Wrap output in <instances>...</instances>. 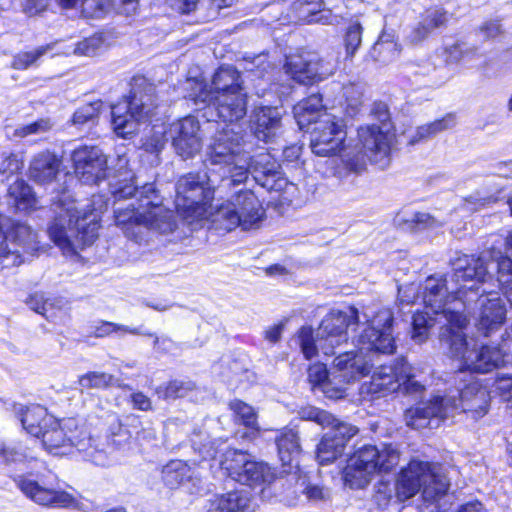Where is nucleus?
I'll use <instances>...</instances> for the list:
<instances>
[{"mask_svg":"<svg viewBox=\"0 0 512 512\" xmlns=\"http://www.w3.org/2000/svg\"><path fill=\"white\" fill-rule=\"evenodd\" d=\"M421 296L428 311L417 312L412 316L411 338L420 344L427 340L430 329L435 324L448 323V286L445 275L429 276L421 286Z\"/></svg>","mask_w":512,"mask_h":512,"instance_id":"f8f14e48","label":"nucleus"},{"mask_svg":"<svg viewBox=\"0 0 512 512\" xmlns=\"http://www.w3.org/2000/svg\"><path fill=\"white\" fill-rule=\"evenodd\" d=\"M476 32L482 35L484 41L494 40L505 34V29L501 23V19H488L482 22Z\"/></svg>","mask_w":512,"mask_h":512,"instance_id":"bf43d9fd","label":"nucleus"},{"mask_svg":"<svg viewBox=\"0 0 512 512\" xmlns=\"http://www.w3.org/2000/svg\"><path fill=\"white\" fill-rule=\"evenodd\" d=\"M219 181L211 173H188L181 176L175 186V207L186 218H197L207 214V205L212 203Z\"/></svg>","mask_w":512,"mask_h":512,"instance_id":"2eb2a0df","label":"nucleus"},{"mask_svg":"<svg viewBox=\"0 0 512 512\" xmlns=\"http://www.w3.org/2000/svg\"><path fill=\"white\" fill-rule=\"evenodd\" d=\"M358 327L359 312L355 307L328 313L317 329V341L323 354L327 356L336 354V348L347 344L348 331H355Z\"/></svg>","mask_w":512,"mask_h":512,"instance_id":"6ab92c4d","label":"nucleus"},{"mask_svg":"<svg viewBox=\"0 0 512 512\" xmlns=\"http://www.w3.org/2000/svg\"><path fill=\"white\" fill-rule=\"evenodd\" d=\"M191 444L194 451L199 453L203 460L214 459L220 452L217 440H209V436L202 431L193 433Z\"/></svg>","mask_w":512,"mask_h":512,"instance_id":"49530a36","label":"nucleus"},{"mask_svg":"<svg viewBox=\"0 0 512 512\" xmlns=\"http://www.w3.org/2000/svg\"><path fill=\"white\" fill-rule=\"evenodd\" d=\"M450 390V409L461 408L462 412L468 414L473 419L483 417L488 411V394L485 389L479 387L477 383H470L461 390H456L459 399L451 395Z\"/></svg>","mask_w":512,"mask_h":512,"instance_id":"c756f323","label":"nucleus"},{"mask_svg":"<svg viewBox=\"0 0 512 512\" xmlns=\"http://www.w3.org/2000/svg\"><path fill=\"white\" fill-rule=\"evenodd\" d=\"M166 142L165 130L163 128L160 130L153 129L152 133L144 139L143 148L149 153H159Z\"/></svg>","mask_w":512,"mask_h":512,"instance_id":"e2e57ef3","label":"nucleus"},{"mask_svg":"<svg viewBox=\"0 0 512 512\" xmlns=\"http://www.w3.org/2000/svg\"><path fill=\"white\" fill-rule=\"evenodd\" d=\"M114 377L105 372H88L78 379V384L82 389H106L113 384Z\"/></svg>","mask_w":512,"mask_h":512,"instance_id":"3c124183","label":"nucleus"},{"mask_svg":"<svg viewBox=\"0 0 512 512\" xmlns=\"http://www.w3.org/2000/svg\"><path fill=\"white\" fill-rule=\"evenodd\" d=\"M51 49L50 45L40 46L34 51L19 52L14 55L11 67L16 70H25L34 65L38 59L45 55Z\"/></svg>","mask_w":512,"mask_h":512,"instance_id":"603ef678","label":"nucleus"},{"mask_svg":"<svg viewBox=\"0 0 512 512\" xmlns=\"http://www.w3.org/2000/svg\"><path fill=\"white\" fill-rule=\"evenodd\" d=\"M399 460L400 453L392 445H383L381 449L364 445L348 458L343 472L345 483L351 488H364L373 474L392 470Z\"/></svg>","mask_w":512,"mask_h":512,"instance_id":"4468645a","label":"nucleus"},{"mask_svg":"<svg viewBox=\"0 0 512 512\" xmlns=\"http://www.w3.org/2000/svg\"><path fill=\"white\" fill-rule=\"evenodd\" d=\"M62 160L55 153L45 150L36 154L29 166V177L38 184L53 182L60 172Z\"/></svg>","mask_w":512,"mask_h":512,"instance_id":"72a5a7b5","label":"nucleus"},{"mask_svg":"<svg viewBox=\"0 0 512 512\" xmlns=\"http://www.w3.org/2000/svg\"><path fill=\"white\" fill-rule=\"evenodd\" d=\"M15 482L23 494L38 505L65 508L74 502L73 496L59 487L56 477L53 478V481L48 479L37 481L29 477H19Z\"/></svg>","mask_w":512,"mask_h":512,"instance_id":"4be33fe9","label":"nucleus"},{"mask_svg":"<svg viewBox=\"0 0 512 512\" xmlns=\"http://www.w3.org/2000/svg\"><path fill=\"white\" fill-rule=\"evenodd\" d=\"M445 417L444 397L434 396L429 402L409 408L404 414L407 426L413 429L437 426Z\"/></svg>","mask_w":512,"mask_h":512,"instance_id":"7c9ffc66","label":"nucleus"},{"mask_svg":"<svg viewBox=\"0 0 512 512\" xmlns=\"http://www.w3.org/2000/svg\"><path fill=\"white\" fill-rule=\"evenodd\" d=\"M71 160L77 177L84 184H97L107 177V157L97 146H79Z\"/></svg>","mask_w":512,"mask_h":512,"instance_id":"b1692460","label":"nucleus"},{"mask_svg":"<svg viewBox=\"0 0 512 512\" xmlns=\"http://www.w3.org/2000/svg\"><path fill=\"white\" fill-rule=\"evenodd\" d=\"M172 145L183 160L194 158L202 149L201 126L194 116L182 118L170 126Z\"/></svg>","mask_w":512,"mask_h":512,"instance_id":"393cba45","label":"nucleus"},{"mask_svg":"<svg viewBox=\"0 0 512 512\" xmlns=\"http://www.w3.org/2000/svg\"><path fill=\"white\" fill-rule=\"evenodd\" d=\"M252 175L255 182L268 191H281L287 180L283 175L281 165L268 152L251 155L247 163V177Z\"/></svg>","mask_w":512,"mask_h":512,"instance_id":"a878e982","label":"nucleus"},{"mask_svg":"<svg viewBox=\"0 0 512 512\" xmlns=\"http://www.w3.org/2000/svg\"><path fill=\"white\" fill-rule=\"evenodd\" d=\"M363 28L359 22L351 23L346 31L344 42L347 56L352 57L362 42Z\"/></svg>","mask_w":512,"mask_h":512,"instance_id":"4d7b16f0","label":"nucleus"},{"mask_svg":"<svg viewBox=\"0 0 512 512\" xmlns=\"http://www.w3.org/2000/svg\"><path fill=\"white\" fill-rule=\"evenodd\" d=\"M421 295V286L415 283L398 286V303L400 312H404L406 307H410Z\"/></svg>","mask_w":512,"mask_h":512,"instance_id":"5fc2aeb1","label":"nucleus"},{"mask_svg":"<svg viewBox=\"0 0 512 512\" xmlns=\"http://www.w3.org/2000/svg\"><path fill=\"white\" fill-rule=\"evenodd\" d=\"M322 5V0H295L290 4V12L283 17V22L288 20L312 24L311 19H314ZM277 20L281 21L282 17H278Z\"/></svg>","mask_w":512,"mask_h":512,"instance_id":"ea45409f","label":"nucleus"},{"mask_svg":"<svg viewBox=\"0 0 512 512\" xmlns=\"http://www.w3.org/2000/svg\"><path fill=\"white\" fill-rule=\"evenodd\" d=\"M269 68L270 63L267 61V56L265 54L255 56L252 61H247L245 66L247 73L255 75L258 78H264Z\"/></svg>","mask_w":512,"mask_h":512,"instance_id":"774afa93","label":"nucleus"},{"mask_svg":"<svg viewBox=\"0 0 512 512\" xmlns=\"http://www.w3.org/2000/svg\"><path fill=\"white\" fill-rule=\"evenodd\" d=\"M299 415L302 419L315 421L323 427L334 424L337 420L331 413L311 406L302 408Z\"/></svg>","mask_w":512,"mask_h":512,"instance_id":"13d9d810","label":"nucleus"},{"mask_svg":"<svg viewBox=\"0 0 512 512\" xmlns=\"http://www.w3.org/2000/svg\"><path fill=\"white\" fill-rule=\"evenodd\" d=\"M229 408L233 413L236 423L256 432L259 430L257 412L251 405L239 399H234L230 401Z\"/></svg>","mask_w":512,"mask_h":512,"instance_id":"79ce46f5","label":"nucleus"},{"mask_svg":"<svg viewBox=\"0 0 512 512\" xmlns=\"http://www.w3.org/2000/svg\"><path fill=\"white\" fill-rule=\"evenodd\" d=\"M395 143L392 124H368L358 128L355 147L344 149L343 162L350 170L359 173L366 161L385 169L391 162V151Z\"/></svg>","mask_w":512,"mask_h":512,"instance_id":"6e6552de","label":"nucleus"},{"mask_svg":"<svg viewBox=\"0 0 512 512\" xmlns=\"http://www.w3.org/2000/svg\"><path fill=\"white\" fill-rule=\"evenodd\" d=\"M393 313L390 309L380 310L352 343L356 352H344L336 356L328 370L323 363H315L308 368V379L314 385L332 380L348 384L367 376L373 367L370 353L392 354L396 348L392 335Z\"/></svg>","mask_w":512,"mask_h":512,"instance_id":"f03ea898","label":"nucleus"},{"mask_svg":"<svg viewBox=\"0 0 512 512\" xmlns=\"http://www.w3.org/2000/svg\"><path fill=\"white\" fill-rule=\"evenodd\" d=\"M91 333L95 337H105L115 331H124L131 334L138 335L141 333V328H130L128 326L118 325L112 322H99L98 324L91 327Z\"/></svg>","mask_w":512,"mask_h":512,"instance_id":"052dcab7","label":"nucleus"},{"mask_svg":"<svg viewBox=\"0 0 512 512\" xmlns=\"http://www.w3.org/2000/svg\"><path fill=\"white\" fill-rule=\"evenodd\" d=\"M328 427H331L330 430L317 445L316 457L320 465L330 464L340 457L347 442L358 432L355 426L338 419Z\"/></svg>","mask_w":512,"mask_h":512,"instance_id":"bb28decb","label":"nucleus"},{"mask_svg":"<svg viewBox=\"0 0 512 512\" xmlns=\"http://www.w3.org/2000/svg\"><path fill=\"white\" fill-rule=\"evenodd\" d=\"M126 164L119 159V168L109 180L116 225L137 243L146 241L150 231L172 232L176 228L174 213L164 206L155 184L136 186L135 175Z\"/></svg>","mask_w":512,"mask_h":512,"instance_id":"f257e3e1","label":"nucleus"},{"mask_svg":"<svg viewBox=\"0 0 512 512\" xmlns=\"http://www.w3.org/2000/svg\"><path fill=\"white\" fill-rule=\"evenodd\" d=\"M450 259L452 280L459 285L455 292L450 291V308L459 313H470L474 297L481 286L492 278L496 271L498 286L507 301L512 303V259L503 256L500 250L485 251L479 256L456 253Z\"/></svg>","mask_w":512,"mask_h":512,"instance_id":"7ed1b4c3","label":"nucleus"},{"mask_svg":"<svg viewBox=\"0 0 512 512\" xmlns=\"http://www.w3.org/2000/svg\"><path fill=\"white\" fill-rule=\"evenodd\" d=\"M220 465L230 478L247 486L270 483L274 479L267 464L252 460L249 454L241 450H225Z\"/></svg>","mask_w":512,"mask_h":512,"instance_id":"aec40b11","label":"nucleus"},{"mask_svg":"<svg viewBox=\"0 0 512 512\" xmlns=\"http://www.w3.org/2000/svg\"><path fill=\"white\" fill-rule=\"evenodd\" d=\"M282 112L278 107L261 106L253 113L254 136L265 143L272 142L282 128Z\"/></svg>","mask_w":512,"mask_h":512,"instance_id":"473e14b6","label":"nucleus"},{"mask_svg":"<svg viewBox=\"0 0 512 512\" xmlns=\"http://www.w3.org/2000/svg\"><path fill=\"white\" fill-rule=\"evenodd\" d=\"M297 342L305 359L310 360L317 356L318 351L321 350L317 335L314 336L313 329L309 326H303L297 333Z\"/></svg>","mask_w":512,"mask_h":512,"instance_id":"de8ad7c7","label":"nucleus"},{"mask_svg":"<svg viewBox=\"0 0 512 512\" xmlns=\"http://www.w3.org/2000/svg\"><path fill=\"white\" fill-rule=\"evenodd\" d=\"M191 467L182 460H172L162 468V481L169 489H176L193 477Z\"/></svg>","mask_w":512,"mask_h":512,"instance_id":"4c0bfd02","label":"nucleus"},{"mask_svg":"<svg viewBox=\"0 0 512 512\" xmlns=\"http://www.w3.org/2000/svg\"><path fill=\"white\" fill-rule=\"evenodd\" d=\"M405 223L409 228L414 230H421L427 227H434L437 223L436 219L425 212H415L406 218Z\"/></svg>","mask_w":512,"mask_h":512,"instance_id":"69168bd1","label":"nucleus"},{"mask_svg":"<svg viewBox=\"0 0 512 512\" xmlns=\"http://www.w3.org/2000/svg\"><path fill=\"white\" fill-rule=\"evenodd\" d=\"M62 8H75L81 2L82 12L89 17L100 18L110 6L109 0H57Z\"/></svg>","mask_w":512,"mask_h":512,"instance_id":"c03bdc74","label":"nucleus"},{"mask_svg":"<svg viewBox=\"0 0 512 512\" xmlns=\"http://www.w3.org/2000/svg\"><path fill=\"white\" fill-rule=\"evenodd\" d=\"M190 92L185 96L193 101L198 109H205V116L215 114L223 121L222 124L238 125L247 114L248 94L246 90L213 94L208 90L207 83L199 80H187Z\"/></svg>","mask_w":512,"mask_h":512,"instance_id":"9b49d317","label":"nucleus"},{"mask_svg":"<svg viewBox=\"0 0 512 512\" xmlns=\"http://www.w3.org/2000/svg\"><path fill=\"white\" fill-rule=\"evenodd\" d=\"M194 389L195 384L192 381L173 380L157 387L156 394L159 398L176 399L187 396Z\"/></svg>","mask_w":512,"mask_h":512,"instance_id":"a18cd8bd","label":"nucleus"},{"mask_svg":"<svg viewBox=\"0 0 512 512\" xmlns=\"http://www.w3.org/2000/svg\"><path fill=\"white\" fill-rule=\"evenodd\" d=\"M255 504L248 489L212 493L204 498L202 512H254Z\"/></svg>","mask_w":512,"mask_h":512,"instance_id":"c85d7f7f","label":"nucleus"},{"mask_svg":"<svg viewBox=\"0 0 512 512\" xmlns=\"http://www.w3.org/2000/svg\"><path fill=\"white\" fill-rule=\"evenodd\" d=\"M421 488L424 512H448V482L445 477L437 475L429 462L413 459L398 474L395 497L406 501Z\"/></svg>","mask_w":512,"mask_h":512,"instance_id":"423d86ee","label":"nucleus"},{"mask_svg":"<svg viewBox=\"0 0 512 512\" xmlns=\"http://www.w3.org/2000/svg\"><path fill=\"white\" fill-rule=\"evenodd\" d=\"M0 268L16 267L39 249L37 233L26 223L0 216Z\"/></svg>","mask_w":512,"mask_h":512,"instance_id":"f3484780","label":"nucleus"},{"mask_svg":"<svg viewBox=\"0 0 512 512\" xmlns=\"http://www.w3.org/2000/svg\"><path fill=\"white\" fill-rule=\"evenodd\" d=\"M130 86L129 95L111 106L113 129L123 138L133 134L156 108L155 87L145 77H133Z\"/></svg>","mask_w":512,"mask_h":512,"instance_id":"1a4fd4ad","label":"nucleus"},{"mask_svg":"<svg viewBox=\"0 0 512 512\" xmlns=\"http://www.w3.org/2000/svg\"><path fill=\"white\" fill-rule=\"evenodd\" d=\"M102 107L101 101L90 102L79 107L72 116V122L76 126L96 123Z\"/></svg>","mask_w":512,"mask_h":512,"instance_id":"8fccbe9b","label":"nucleus"},{"mask_svg":"<svg viewBox=\"0 0 512 512\" xmlns=\"http://www.w3.org/2000/svg\"><path fill=\"white\" fill-rule=\"evenodd\" d=\"M286 74L294 81L308 85L324 79L332 71L313 53L294 54L286 57Z\"/></svg>","mask_w":512,"mask_h":512,"instance_id":"cd10ccee","label":"nucleus"},{"mask_svg":"<svg viewBox=\"0 0 512 512\" xmlns=\"http://www.w3.org/2000/svg\"><path fill=\"white\" fill-rule=\"evenodd\" d=\"M199 218H210L216 229L227 232L238 226L248 230L261 219V205L252 191L240 190L232 201L220 205L215 211H212V204H208L207 214Z\"/></svg>","mask_w":512,"mask_h":512,"instance_id":"dca6fc26","label":"nucleus"},{"mask_svg":"<svg viewBox=\"0 0 512 512\" xmlns=\"http://www.w3.org/2000/svg\"><path fill=\"white\" fill-rule=\"evenodd\" d=\"M276 445L283 465H291L301 452L298 432L294 429H284L276 438Z\"/></svg>","mask_w":512,"mask_h":512,"instance_id":"58836bf2","label":"nucleus"},{"mask_svg":"<svg viewBox=\"0 0 512 512\" xmlns=\"http://www.w3.org/2000/svg\"><path fill=\"white\" fill-rule=\"evenodd\" d=\"M53 124L50 119H40L31 124L23 125L15 129L14 136L24 138L33 134H42L48 132Z\"/></svg>","mask_w":512,"mask_h":512,"instance_id":"680f3d73","label":"nucleus"},{"mask_svg":"<svg viewBox=\"0 0 512 512\" xmlns=\"http://www.w3.org/2000/svg\"><path fill=\"white\" fill-rule=\"evenodd\" d=\"M468 324L466 313L452 311L450 308V358H459L455 366L459 371L467 369L478 373L490 372L503 362L500 342H493L492 346L481 343L477 349V341L467 339Z\"/></svg>","mask_w":512,"mask_h":512,"instance_id":"0eeeda50","label":"nucleus"},{"mask_svg":"<svg viewBox=\"0 0 512 512\" xmlns=\"http://www.w3.org/2000/svg\"><path fill=\"white\" fill-rule=\"evenodd\" d=\"M342 119L325 113L316 121L310 131V147L318 156H332L339 152L344 154L343 141L346 136Z\"/></svg>","mask_w":512,"mask_h":512,"instance_id":"412c9836","label":"nucleus"},{"mask_svg":"<svg viewBox=\"0 0 512 512\" xmlns=\"http://www.w3.org/2000/svg\"><path fill=\"white\" fill-rule=\"evenodd\" d=\"M446 127L447 121L445 120V118L441 120H436L427 125L420 126L415 131V134L411 136L409 144L414 145L422 140H426L436 135L438 132L445 130Z\"/></svg>","mask_w":512,"mask_h":512,"instance_id":"6e6d98bb","label":"nucleus"},{"mask_svg":"<svg viewBox=\"0 0 512 512\" xmlns=\"http://www.w3.org/2000/svg\"><path fill=\"white\" fill-rule=\"evenodd\" d=\"M450 62H462L464 64L470 65L475 60L482 58V54L479 52L478 48L475 46H470L466 42H457L450 46Z\"/></svg>","mask_w":512,"mask_h":512,"instance_id":"09e8293b","label":"nucleus"},{"mask_svg":"<svg viewBox=\"0 0 512 512\" xmlns=\"http://www.w3.org/2000/svg\"><path fill=\"white\" fill-rule=\"evenodd\" d=\"M497 200L498 197L494 194L482 195L480 193H477L476 195H471L463 200L462 209H465L469 212L476 211L481 207L496 202Z\"/></svg>","mask_w":512,"mask_h":512,"instance_id":"0e129e2a","label":"nucleus"},{"mask_svg":"<svg viewBox=\"0 0 512 512\" xmlns=\"http://www.w3.org/2000/svg\"><path fill=\"white\" fill-rule=\"evenodd\" d=\"M208 90L213 94L243 91V80L240 73L232 66H221L213 75Z\"/></svg>","mask_w":512,"mask_h":512,"instance_id":"c9c22d12","label":"nucleus"},{"mask_svg":"<svg viewBox=\"0 0 512 512\" xmlns=\"http://www.w3.org/2000/svg\"><path fill=\"white\" fill-rule=\"evenodd\" d=\"M25 455L15 447L0 444V473L5 471L6 466L13 462L22 461Z\"/></svg>","mask_w":512,"mask_h":512,"instance_id":"338daca9","label":"nucleus"},{"mask_svg":"<svg viewBox=\"0 0 512 512\" xmlns=\"http://www.w3.org/2000/svg\"><path fill=\"white\" fill-rule=\"evenodd\" d=\"M398 55L397 44L390 35L382 34L370 51V57L380 63H388Z\"/></svg>","mask_w":512,"mask_h":512,"instance_id":"37998d69","label":"nucleus"},{"mask_svg":"<svg viewBox=\"0 0 512 512\" xmlns=\"http://www.w3.org/2000/svg\"><path fill=\"white\" fill-rule=\"evenodd\" d=\"M472 304L479 307L480 313L476 323L477 333L483 337H492L499 332L505 322L507 310L497 292L481 289Z\"/></svg>","mask_w":512,"mask_h":512,"instance_id":"5701e85b","label":"nucleus"},{"mask_svg":"<svg viewBox=\"0 0 512 512\" xmlns=\"http://www.w3.org/2000/svg\"><path fill=\"white\" fill-rule=\"evenodd\" d=\"M48 421L49 426L43 429L40 438L43 447L49 453L64 455L71 453L75 448L83 454L86 461L101 467L109 464L107 448H119L130 437L129 432L117 424V431L111 430L106 436L105 446L99 439L88 436L76 418H48Z\"/></svg>","mask_w":512,"mask_h":512,"instance_id":"39448f33","label":"nucleus"},{"mask_svg":"<svg viewBox=\"0 0 512 512\" xmlns=\"http://www.w3.org/2000/svg\"><path fill=\"white\" fill-rule=\"evenodd\" d=\"M8 197L9 204L19 211H28L36 204L32 188L23 179H18L9 186Z\"/></svg>","mask_w":512,"mask_h":512,"instance_id":"a19ab883","label":"nucleus"},{"mask_svg":"<svg viewBox=\"0 0 512 512\" xmlns=\"http://www.w3.org/2000/svg\"><path fill=\"white\" fill-rule=\"evenodd\" d=\"M296 490L306 496L308 501H321L329 498V490L318 484L309 482L305 477L299 478L296 483Z\"/></svg>","mask_w":512,"mask_h":512,"instance_id":"864d4df0","label":"nucleus"},{"mask_svg":"<svg viewBox=\"0 0 512 512\" xmlns=\"http://www.w3.org/2000/svg\"><path fill=\"white\" fill-rule=\"evenodd\" d=\"M204 131L212 132L206 145L203 164L219 181L218 189H231L247 180V163L251 136L241 125L221 124L207 120Z\"/></svg>","mask_w":512,"mask_h":512,"instance_id":"20e7f679","label":"nucleus"},{"mask_svg":"<svg viewBox=\"0 0 512 512\" xmlns=\"http://www.w3.org/2000/svg\"><path fill=\"white\" fill-rule=\"evenodd\" d=\"M446 11L443 8L427 10L421 21L410 31L408 39L413 44L425 40L435 29L446 22Z\"/></svg>","mask_w":512,"mask_h":512,"instance_id":"e433bc0d","label":"nucleus"},{"mask_svg":"<svg viewBox=\"0 0 512 512\" xmlns=\"http://www.w3.org/2000/svg\"><path fill=\"white\" fill-rule=\"evenodd\" d=\"M6 410L11 411L22 424L23 429L30 435L40 438L43 429L49 426V415L47 409L41 405L25 406L16 402L6 403Z\"/></svg>","mask_w":512,"mask_h":512,"instance_id":"2f4dec72","label":"nucleus"},{"mask_svg":"<svg viewBox=\"0 0 512 512\" xmlns=\"http://www.w3.org/2000/svg\"><path fill=\"white\" fill-rule=\"evenodd\" d=\"M402 389L406 394L419 393L424 386L415 380L412 367L405 358L395 360L393 365H381L374 372L371 380L363 384L362 391L380 397Z\"/></svg>","mask_w":512,"mask_h":512,"instance_id":"a211bd4d","label":"nucleus"},{"mask_svg":"<svg viewBox=\"0 0 512 512\" xmlns=\"http://www.w3.org/2000/svg\"><path fill=\"white\" fill-rule=\"evenodd\" d=\"M99 216L94 212L80 216L76 208L69 207L55 217L48 227L50 239L64 254L74 255L91 245L98 236Z\"/></svg>","mask_w":512,"mask_h":512,"instance_id":"9d476101","label":"nucleus"},{"mask_svg":"<svg viewBox=\"0 0 512 512\" xmlns=\"http://www.w3.org/2000/svg\"><path fill=\"white\" fill-rule=\"evenodd\" d=\"M323 104L320 94H311L306 99L297 103L293 108L294 118L302 131H310V125L326 113L322 112Z\"/></svg>","mask_w":512,"mask_h":512,"instance_id":"f704fd0d","label":"nucleus"},{"mask_svg":"<svg viewBox=\"0 0 512 512\" xmlns=\"http://www.w3.org/2000/svg\"><path fill=\"white\" fill-rule=\"evenodd\" d=\"M399 460L400 453L392 445H383L381 449L364 445L348 458L343 472L345 483L351 488H364L373 474L392 470Z\"/></svg>","mask_w":512,"mask_h":512,"instance_id":"ddd939ff","label":"nucleus"}]
</instances>
